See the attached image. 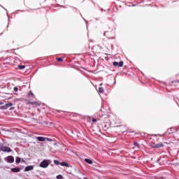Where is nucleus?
Returning <instances> with one entry per match:
<instances>
[{
    "mask_svg": "<svg viewBox=\"0 0 179 179\" xmlns=\"http://www.w3.org/2000/svg\"><path fill=\"white\" fill-rule=\"evenodd\" d=\"M150 146H151V148H154L155 149H160V148H163V146H164V145L163 144V143H159L157 144H156L155 143H151Z\"/></svg>",
    "mask_w": 179,
    "mask_h": 179,
    "instance_id": "f257e3e1",
    "label": "nucleus"
},
{
    "mask_svg": "<svg viewBox=\"0 0 179 179\" xmlns=\"http://www.w3.org/2000/svg\"><path fill=\"white\" fill-rule=\"evenodd\" d=\"M50 166V164L47 160H43L42 162H41L39 166H41L42 169H47Z\"/></svg>",
    "mask_w": 179,
    "mask_h": 179,
    "instance_id": "f03ea898",
    "label": "nucleus"
},
{
    "mask_svg": "<svg viewBox=\"0 0 179 179\" xmlns=\"http://www.w3.org/2000/svg\"><path fill=\"white\" fill-rule=\"evenodd\" d=\"M12 106H13V103H6L4 106H1L0 108L1 110H6V108H9V107H12Z\"/></svg>",
    "mask_w": 179,
    "mask_h": 179,
    "instance_id": "7ed1b4c3",
    "label": "nucleus"
},
{
    "mask_svg": "<svg viewBox=\"0 0 179 179\" xmlns=\"http://www.w3.org/2000/svg\"><path fill=\"white\" fill-rule=\"evenodd\" d=\"M124 65V62H120L119 63L117 62H113V66H123Z\"/></svg>",
    "mask_w": 179,
    "mask_h": 179,
    "instance_id": "20e7f679",
    "label": "nucleus"
},
{
    "mask_svg": "<svg viewBox=\"0 0 179 179\" xmlns=\"http://www.w3.org/2000/svg\"><path fill=\"white\" fill-rule=\"evenodd\" d=\"M37 138L38 141H39V142H45V141H47V138L45 137H36Z\"/></svg>",
    "mask_w": 179,
    "mask_h": 179,
    "instance_id": "39448f33",
    "label": "nucleus"
},
{
    "mask_svg": "<svg viewBox=\"0 0 179 179\" xmlns=\"http://www.w3.org/2000/svg\"><path fill=\"white\" fill-rule=\"evenodd\" d=\"M7 162H8V163H13V162H15V159L13 158V157L9 156L7 158Z\"/></svg>",
    "mask_w": 179,
    "mask_h": 179,
    "instance_id": "423d86ee",
    "label": "nucleus"
},
{
    "mask_svg": "<svg viewBox=\"0 0 179 179\" xmlns=\"http://www.w3.org/2000/svg\"><path fill=\"white\" fill-rule=\"evenodd\" d=\"M3 152H10V148L9 147L3 146V148L1 150Z\"/></svg>",
    "mask_w": 179,
    "mask_h": 179,
    "instance_id": "0eeeda50",
    "label": "nucleus"
},
{
    "mask_svg": "<svg viewBox=\"0 0 179 179\" xmlns=\"http://www.w3.org/2000/svg\"><path fill=\"white\" fill-rule=\"evenodd\" d=\"M33 169H34V166H28L24 169V171H31V170H33Z\"/></svg>",
    "mask_w": 179,
    "mask_h": 179,
    "instance_id": "6e6552de",
    "label": "nucleus"
},
{
    "mask_svg": "<svg viewBox=\"0 0 179 179\" xmlns=\"http://www.w3.org/2000/svg\"><path fill=\"white\" fill-rule=\"evenodd\" d=\"M11 171L13 173H19V171H20V169H19V168H13L11 169Z\"/></svg>",
    "mask_w": 179,
    "mask_h": 179,
    "instance_id": "1a4fd4ad",
    "label": "nucleus"
},
{
    "mask_svg": "<svg viewBox=\"0 0 179 179\" xmlns=\"http://www.w3.org/2000/svg\"><path fill=\"white\" fill-rule=\"evenodd\" d=\"M85 162H86V163H88V164H93V161L89 159H85Z\"/></svg>",
    "mask_w": 179,
    "mask_h": 179,
    "instance_id": "9d476101",
    "label": "nucleus"
},
{
    "mask_svg": "<svg viewBox=\"0 0 179 179\" xmlns=\"http://www.w3.org/2000/svg\"><path fill=\"white\" fill-rule=\"evenodd\" d=\"M61 166H65V167H69V164L66 163V162H62Z\"/></svg>",
    "mask_w": 179,
    "mask_h": 179,
    "instance_id": "9b49d317",
    "label": "nucleus"
},
{
    "mask_svg": "<svg viewBox=\"0 0 179 179\" xmlns=\"http://www.w3.org/2000/svg\"><path fill=\"white\" fill-rule=\"evenodd\" d=\"M99 93H103L104 92V89L103 87H99Z\"/></svg>",
    "mask_w": 179,
    "mask_h": 179,
    "instance_id": "f8f14e48",
    "label": "nucleus"
},
{
    "mask_svg": "<svg viewBox=\"0 0 179 179\" xmlns=\"http://www.w3.org/2000/svg\"><path fill=\"white\" fill-rule=\"evenodd\" d=\"M55 164H57V166H59V161L58 160H54Z\"/></svg>",
    "mask_w": 179,
    "mask_h": 179,
    "instance_id": "ddd939ff",
    "label": "nucleus"
},
{
    "mask_svg": "<svg viewBox=\"0 0 179 179\" xmlns=\"http://www.w3.org/2000/svg\"><path fill=\"white\" fill-rule=\"evenodd\" d=\"M20 160H21L20 158L17 157L16 159H15V162L16 163H20Z\"/></svg>",
    "mask_w": 179,
    "mask_h": 179,
    "instance_id": "4468645a",
    "label": "nucleus"
},
{
    "mask_svg": "<svg viewBox=\"0 0 179 179\" xmlns=\"http://www.w3.org/2000/svg\"><path fill=\"white\" fill-rule=\"evenodd\" d=\"M18 68H19V69H24L25 66H20V65H19V66H18Z\"/></svg>",
    "mask_w": 179,
    "mask_h": 179,
    "instance_id": "2eb2a0df",
    "label": "nucleus"
},
{
    "mask_svg": "<svg viewBox=\"0 0 179 179\" xmlns=\"http://www.w3.org/2000/svg\"><path fill=\"white\" fill-rule=\"evenodd\" d=\"M57 61H58V62H62V59L61 57H59L57 59Z\"/></svg>",
    "mask_w": 179,
    "mask_h": 179,
    "instance_id": "dca6fc26",
    "label": "nucleus"
},
{
    "mask_svg": "<svg viewBox=\"0 0 179 179\" xmlns=\"http://www.w3.org/2000/svg\"><path fill=\"white\" fill-rule=\"evenodd\" d=\"M46 141H48V142H52V138H46Z\"/></svg>",
    "mask_w": 179,
    "mask_h": 179,
    "instance_id": "f3484780",
    "label": "nucleus"
},
{
    "mask_svg": "<svg viewBox=\"0 0 179 179\" xmlns=\"http://www.w3.org/2000/svg\"><path fill=\"white\" fill-rule=\"evenodd\" d=\"M57 179H62V175H59L57 176Z\"/></svg>",
    "mask_w": 179,
    "mask_h": 179,
    "instance_id": "a211bd4d",
    "label": "nucleus"
},
{
    "mask_svg": "<svg viewBox=\"0 0 179 179\" xmlns=\"http://www.w3.org/2000/svg\"><path fill=\"white\" fill-rule=\"evenodd\" d=\"M134 146H136V148H139V144H138V143H134Z\"/></svg>",
    "mask_w": 179,
    "mask_h": 179,
    "instance_id": "6ab92c4d",
    "label": "nucleus"
},
{
    "mask_svg": "<svg viewBox=\"0 0 179 179\" xmlns=\"http://www.w3.org/2000/svg\"><path fill=\"white\" fill-rule=\"evenodd\" d=\"M28 96H29V97H31V96H33V93H31V92H29Z\"/></svg>",
    "mask_w": 179,
    "mask_h": 179,
    "instance_id": "aec40b11",
    "label": "nucleus"
},
{
    "mask_svg": "<svg viewBox=\"0 0 179 179\" xmlns=\"http://www.w3.org/2000/svg\"><path fill=\"white\" fill-rule=\"evenodd\" d=\"M3 145H0V152H1V150H2V149H3Z\"/></svg>",
    "mask_w": 179,
    "mask_h": 179,
    "instance_id": "412c9836",
    "label": "nucleus"
},
{
    "mask_svg": "<svg viewBox=\"0 0 179 179\" xmlns=\"http://www.w3.org/2000/svg\"><path fill=\"white\" fill-rule=\"evenodd\" d=\"M17 90H18L17 87H14V91L15 92H17Z\"/></svg>",
    "mask_w": 179,
    "mask_h": 179,
    "instance_id": "4be33fe9",
    "label": "nucleus"
},
{
    "mask_svg": "<svg viewBox=\"0 0 179 179\" xmlns=\"http://www.w3.org/2000/svg\"><path fill=\"white\" fill-rule=\"evenodd\" d=\"M96 121H97V120H96V119H93V120H92V122H96Z\"/></svg>",
    "mask_w": 179,
    "mask_h": 179,
    "instance_id": "5701e85b",
    "label": "nucleus"
},
{
    "mask_svg": "<svg viewBox=\"0 0 179 179\" xmlns=\"http://www.w3.org/2000/svg\"><path fill=\"white\" fill-rule=\"evenodd\" d=\"M31 104H37L36 102H31Z\"/></svg>",
    "mask_w": 179,
    "mask_h": 179,
    "instance_id": "b1692460",
    "label": "nucleus"
},
{
    "mask_svg": "<svg viewBox=\"0 0 179 179\" xmlns=\"http://www.w3.org/2000/svg\"><path fill=\"white\" fill-rule=\"evenodd\" d=\"M2 104H3V103H2V102H0V106H2Z\"/></svg>",
    "mask_w": 179,
    "mask_h": 179,
    "instance_id": "393cba45",
    "label": "nucleus"
},
{
    "mask_svg": "<svg viewBox=\"0 0 179 179\" xmlns=\"http://www.w3.org/2000/svg\"><path fill=\"white\" fill-rule=\"evenodd\" d=\"M54 145H57V143H55Z\"/></svg>",
    "mask_w": 179,
    "mask_h": 179,
    "instance_id": "a878e982",
    "label": "nucleus"
},
{
    "mask_svg": "<svg viewBox=\"0 0 179 179\" xmlns=\"http://www.w3.org/2000/svg\"><path fill=\"white\" fill-rule=\"evenodd\" d=\"M178 82H179V80H178Z\"/></svg>",
    "mask_w": 179,
    "mask_h": 179,
    "instance_id": "bb28decb",
    "label": "nucleus"
}]
</instances>
